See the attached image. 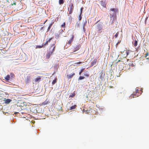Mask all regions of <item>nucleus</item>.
Instances as JSON below:
<instances>
[{
    "instance_id": "3c124183",
    "label": "nucleus",
    "mask_w": 149,
    "mask_h": 149,
    "mask_svg": "<svg viewBox=\"0 0 149 149\" xmlns=\"http://www.w3.org/2000/svg\"><path fill=\"white\" fill-rule=\"evenodd\" d=\"M118 43H119V42H118V43H117V44H116V45H118Z\"/></svg>"
},
{
    "instance_id": "f704fd0d",
    "label": "nucleus",
    "mask_w": 149,
    "mask_h": 149,
    "mask_svg": "<svg viewBox=\"0 0 149 149\" xmlns=\"http://www.w3.org/2000/svg\"><path fill=\"white\" fill-rule=\"evenodd\" d=\"M85 68H82L80 70V71L81 72H83L84 71V70Z\"/></svg>"
},
{
    "instance_id": "4be33fe9",
    "label": "nucleus",
    "mask_w": 149,
    "mask_h": 149,
    "mask_svg": "<svg viewBox=\"0 0 149 149\" xmlns=\"http://www.w3.org/2000/svg\"><path fill=\"white\" fill-rule=\"evenodd\" d=\"M84 75L86 77H88L89 76V74H88V73H87L86 72H84Z\"/></svg>"
},
{
    "instance_id": "7c9ffc66",
    "label": "nucleus",
    "mask_w": 149,
    "mask_h": 149,
    "mask_svg": "<svg viewBox=\"0 0 149 149\" xmlns=\"http://www.w3.org/2000/svg\"><path fill=\"white\" fill-rule=\"evenodd\" d=\"M83 7L81 8L80 9V14H81L82 12V10H83Z\"/></svg>"
},
{
    "instance_id": "13d9d810",
    "label": "nucleus",
    "mask_w": 149,
    "mask_h": 149,
    "mask_svg": "<svg viewBox=\"0 0 149 149\" xmlns=\"http://www.w3.org/2000/svg\"><path fill=\"white\" fill-rule=\"evenodd\" d=\"M16 113H15V114H16Z\"/></svg>"
},
{
    "instance_id": "de8ad7c7",
    "label": "nucleus",
    "mask_w": 149,
    "mask_h": 149,
    "mask_svg": "<svg viewBox=\"0 0 149 149\" xmlns=\"http://www.w3.org/2000/svg\"><path fill=\"white\" fill-rule=\"evenodd\" d=\"M42 25H43V24H41V25H38V26H42Z\"/></svg>"
},
{
    "instance_id": "9b49d317",
    "label": "nucleus",
    "mask_w": 149,
    "mask_h": 149,
    "mask_svg": "<svg viewBox=\"0 0 149 149\" xmlns=\"http://www.w3.org/2000/svg\"><path fill=\"white\" fill-rule=\"evenodd\" d=\"M80 45H77L74 48V49H75V50L74 51H77V50H78L80 47Z\"/></svg>"
},
{
    "instance_id": "7ed1b4c3",
    "label": "nucleus",
    "mask_w": 149,
    "mask_h": 149,
    "mask_svg": "<svg viewBox=\"0 0 149 149\" xmlns=\"http://www.w3.org/2000/svg\"><path fill=\"white\" fill-rule=\"evenodd\" d=\"M55 45L54 44H53L49 48V51L47 52V53L51 55L53 53V52L54 51L55 47H54V46Z\"/></svg>"
},
{
    "instance_id": "393cba45",
    "label": "nucleus",
    "mask_w": 149,
    "mask_h": 149,
    "mask_svg": "<svg viewBox=\"0 0 149 149\" xmlns=\"http://www.w3.org/2000/svg\"><path fill=\"white\" fill-rule=\"evenodd\" d=\"M119 32H118L114 36V37L115 38H117Z\"/></svg>"
},
{
    "instance_id": "49530a36",
    "label": "nucleus",
    "mask_w": 149,
    "mask_h": 149,
    "mask_svg": "<svg viewBox=\"0 0 149 149\" xmlns=\"http://www.w3.org/2000/svg\"><path fill=\"white\" fill-rule=\"evenodd\" d=\"M82 72H81L80 71V72H79V74L80 75L81 73Z\"/></svg>"
},
{
    "instance_id": "cd10ccee",
    "label": "nucleus",
    "mask_w": 149,
    "mask_h": 149,
    "mask_svg": "<svg viewBox=\"0 0 149 149\" xmlns=\"http://www.w3.org/2000/svg\"><path fill=\"white\" fill-rule=\"evenodd\" d=\"M10 76L11 77H14V75L13 73H11L10 74Z\"/></svg>"
},
{
    "instance_id": "a18cd8bd",
    "label": "nucleus",
    "mask_w": 149,
    "mask_h": 149,
    "mask_svg": "<svg viewBox=\"0 0 149 149\" xmlns=\"http://www.w3.org/2000/svg\"><path fill=\"white\" fill-rule=\"evenodd\" d=\"M148 53H147V54H146V55L145 56V57H146L147 56H148Z\"/></svg>"
},
{
    "instance_id": "473e14b6",
    "label": "nucleus",
    "mask_w": 149,
    "mask_h": 149,
    "mask_svg": "<svg viewBox=\"0 0 149 149\" xmlns=\"http://www.w3.org/2000/svg\"><path fill=\"white\" fill-rule=\"evenodd\" d=\"M22 34H23V35H26V33H25V32H22Z\"/></svg>"
},
{
    "instance_id": "5fc2aeb1",
    "label": "nucleus",
    "mask_w": 149,
    "mask_h": 149,
    "mask_svg": "<svg viewBox=\"0 0 149 149\" xmlns=\"http://www.w3.org/2000/svg\"><path fill=\"white\" fill-rule=\"evenodd\" d=\"M37 48V46H36V48Z\"/></svg>"
},
{
    "instance_id": "4d7b16f0",
    "label": "nucleus",
    "mask_w": 149,
    "mask_h": 149,
    "mask_svg": "<svg viewBox=\"0 0 149 149\" xmlns=\"http://www.w3.org/2000/svg\"><path fill=\"white\" fill-rule=\"evenodd\" d=\"M45 22H46V21H45V22H44V23H43V24H44Z\"/></svg>"
},
{
    "instance_id": "f3484780",
    "label": "nucleus",
    "mask_w": 149,
    "mask_h": 149,
    "mask_svg": "<svg viewBox=\"0 0 149 149\" xmlns=\"http://www.w3.org/2000/svg\"><path fill=\"white\" fill-rule=\"evenodd\" d=\"M76 107V105H74L71 106L70 109V110H73Z\"/></svg>"
},
{
    "instance_id": "864d4df0",
    "label": "nucleus",
    "mask_w": 149,
    "mask_h": 149,
    "mask_svg": "<svg viewBox=\"0 0 149 149\" xmlns=\"http://www.w3.org/2000/svg\"><path fill=\"white\" fill-rule=\"evenodd\" d=\"M7 2H9V1L8 0H7Z\"/></svg>"
},
{
    "instance_id": "b1692460",
    "label": "nucleus",
    "mask_w": 149,
    "mask_h": 149,
    "mask_svg": "<svg viewBox=\"0 0 149 149\" xmlns=\"http://www.w3.org/2000/svg\"><path fill=\"white\" fill-rule=\"evenodd\" d=\"M50 56L51 55L47 53L46 55V58H50Z\"/></svg>"
},
{
    "instance_id": "423d86ee",
    "label": "nucleus",
    "mask_w": 149,
    "mask_h": 149,
    "mask_svg": "<svg viewBox=\"0 0 149 149\" xmlns=\"http://www.w3.org/2000/svg\"><path fill=\"white\" fill-rule=\"evenodd\" d=\"M101 5L103 7L105 8L106 6V0H102V1H100Z\"/></svg>"
},
{
    "instance_id": "6e6552de",
    "label": "nucleus",
    "mask_w": 149,
    "mask_h": 149,
    "mask_svg": "<svg viewBox=\"0 0 149 149\" xmlns=\"http://www.w3.org/2000/svg\"><path fill=\"white\" fill-rule=\"evenodd\" d=\"M97 61V59H95L94 60H93L91 63V67L93 66V65L95 64L96 63Z\"/></svg>"
},
{
    "instance_id": "09e8293b",
    "label": "nucleus",
    "mask_w": 149,
    "mask_h": 149,
    "mask_svg": "<svg viewBox=\"0 0 149 149\" xmlns=\"http://www.w3.org/2000/svg\"><path fill=\"white\" fill-rule=\"evenodd\" d=\"M17 26H18V25H16L15 26V28H16Z\"/></svg>"
},
{
    "instance_id": "ea45409f",
    "label": "nucleus",
    "mask_w": 149,
    "mask_h": 149,
    "mask_svg": "<svg viewBox=\"0 0 149 149\" xmlns=\"http://www.w3.org/2000/svg\"><path fill=\"white\" fill-rule=\"evenodd\" d=\"M13 4L14 5H16V3L15 2H14L13 3H11V5H13Z\"/></svg>"
},
{
    "instance_id": "1a4fd4ad",
    "label": "nucleus",
    "mask_w": 149,
    "mask_h": 149,
    "mask_svg": "<svg viewBox=\"0 0 149 149\" xmlns=\"http://www.w3.org/2000/svg\"><path fill=\"white\" fill-rule=\"evenodd\" d=\"M74 75L75 73H71V74H67V77L68 79H70Z\"/></svg>"
},
{
    "instance_id": "20e7f679",
    "label": "nucleus",
    "mask_w": 149,
    "mask_h": 149,
    "mask_svg": "<svg viewBox=\"0 0 149 149\" xmlns=\"http://www.w3.org/2000/svg\"><path fill=\"white\" fill-rule=\"evenodd\" d=\"M69 6L70 8L69 10H68L69 12V14H70L72 13V10L73 9L74 6L73 4L72 3H70ZM68 10H69V8H68Z\"/></svg>"
},
{
    "instance_id": "c85d7f7f",
    "label": "nucleus",
    "mask_w": 149,
    "mask_h": 149,
    "mask_svg": "<svg viewBox=\"0 0 149 149\" xmlns=\"http://www.w3.org/2000/svg\"><path fill=\"white\" fill-rule=\"evenodd\" d=\"M87 23V21L86 20L84 23L83 24V26L84 27L86 24Z\"/></svg>"
},
{
    "instance_id": "8fccbe9b",
    "label": "nucleus",
    "mask_w": 149,
    "mask_h": 149,
    "mask_svg": "<svg viewBox=\"0 0 149 149\" xmlns=\"http://www.w3.org/2000/svg\"><path fill=\"white\" fill-rule=\"evenodd\" d=\"M127 54V55H128V52H127V54Z\"/></svg>"
},
{
    "instance_id": "dca6fc26",
    "label": "nucleus",
    "mask_w": 149,
    "mask_h": 149,
    "mask_svg": "<svg viewBox=\"0 0 149 149\" xmlns=\"http://www.w3.org/2000/svg\"><path fill=\"white\" fill-rule=\"evenodd\" d=\"M75 95V94L74 92L73 93H71L70 95H69V97H73Z\"/></svg>"
},
{
    "instance_id": "4c0bfd02",
    "label": "nucleus",
    "mask_w": 149,
    "mask_h": 149,
    "mask_svg": "<svg viewBox=\"0 0 149 149\" xmlns=\"http://www.w3.org/2000/svg\"><path fill=\"white\" fill-rule=\"evenodd\" d=\"M134 95H135L136 96V94H134V95H133V94H132L131 95V97H134Z\"/></svg>"
},
{
    "instance_id": "39448f33",
    "label": "nucleus",
    "mask_w": 149,
    "mask_h": 149,
    "mask_svg": "<svg viewBox=\"0 0 149 149\" xmlns=\"http://www.w3.org/2000/svg\"><path fill=\"white\" fill-rule=\"evenodd\" d=\"M103 70L101 71V72L100 73V75L98 78L99 79H101V80H103L104 77L105 75V74L103 73Z\"/></svg>"
},
{
    "instance_id": "58836bf2",
    "label": "nucleus",
    "mask_w": 149,
    "mask_h": 149,
    "mask_svg": "<svg viewBox=\"0 0 149 149\" xmlns=\"http://www.w3.org/2000/svg\"><path fill=\"white\" fill-rule=\"evenodd\" d=\"M28 81H29V79L28 78H27V79H26V83H28Z\"/></svg>"
},
{
    "instance_id": "e433bc0d",
    "label": "nucleus",
    "mask_w": 149,
    "mask_h": 149,
    "mask_svg": "<svg viewBox=\"0 0 149 149\" xmlns=\"http://www.w3.org/2000/svg\"><path fill=\"white\" fill-rule=\"evenodd\" d=\"M43 27H41L40 28V30H41V31H42L43 30Z\"/></svg>"
},
{
    "instance_id": "37998d69",
    "label": "nucleus",
    "mask_w": 149,
    "mask_h": 149,
    "mask_svg": "<svg viewBox=\"0 0 149 149\" xmlns=\"http://www.w3.org/2000/svg\"><path fill=\"white\" fill-rule=\"evenodd\" d=\"M37 81V78L36 79L34 80L35 82H36Z\"/></svg>"
},
{
    "instance_id": "79ce46f5",
    "label": "nucleus",
    "mask_w": 149,
    "mask_h": 149,
    "mask_svg": "<svg viewBox=\"0 0 149 149\" xmlns=\"http://www.w3.org/2000/svg\"><path fill=\"white\" fill-rule=\"evenodd\" d=\"M56 37H57V38H58L59 36V35L58 34H57V35H56Z\"/></svg>"
},
{
    "instance_id": "72a5a7b5",
    "label": "nucleus",
    "mask_w": 149,
    "mask_h": 149,
    "mask_svg": "<svg viewBox=\"0 0 149 149\" xmlns=\"http://www.w3.org/2000/svg\"><path fill=\"white\" fill-rule=\"evenodd\" d=\"M83 30L84 32L85 33V31H86V30L84 27V26H83Z\"/></svg>"
},
{
    "instance_id": "f8f14e48",
    "label": "nucleus",
    "mask_w": 149,
    "mask_h": 149,
    "mask_svg": "<svg viewBox=\"0 0 149 149\" xmlns=\"http://www.w3.org/2000/svg\"><path fill=\"white\" fill-rule=\"evenodd\" d=\"M44 111V110H42V108L40 107H39L38 110V112L39 113H42Z\"/></svg>"
},
{
    "instance_id": "9d476101",
    "label": "nucleus",
    "mask_w": 149,
    "mask_h": 149,
    "mask_svg": "<svg viewBox=\"0 0 149 149\" xmlns=\"http://www.w3.org/2000/svg\"><path fill=\"white\" fill-rule=\"evenodd\" d=\"M5 79L7 81H9L10 79V75L9 74H8L5 77Z\"/></svg>"
},
{
    "instance_id": "c03bdc74",
    "label": "nucleus",
    "mask_w": 149,
    "mask_h": 149,
    "mask_svg": "<svg viewBox=\"0 0 149 149\" xmlns=\"http://www.w3.org/2000/svg\"><path fill=\"white\" fill-rule=\"evenodd\" d=\"M81 63V62H79L78 63H77L78 64H80Z\"/></svg>"
},
{
    "instance_id": "bb28decb",
    "label": "nucleus",
    "mask_w": 149,
    "mask_h": 149,
    "mask_svg": "<svg viewBox=\"0 0 149 149\" xmlns=\"http://www.w3.org/2000/svg\"><path fill=\"white\" fill-rule=\"evenodd\" d=\"M81 14H80V15L79 17V20H81L82 19V17L81 16Z\"/></svg>"
},
{
    "instance_id": "a878e982",
    "label": "nucleus",
    "mask_w": 149,
    "mask_h": 149,
    "mask_svg": "<svg viewBox=\"0 0 149 149\" xmlns=\"http://www.w3.org/2000/svg\"><path fill=\"white\" fill-rule=\"evenodd\" d=\"M47 102L46 101H45L44 102H43L42 103V105H46L47 104Z\"/></svg>"
},
{
    "instance_id": "a211bd4d",
    "label": "nucleus",
    "mask_w": 149,
    "mask_h": 149,
    "mask_svg": "<svg viewBox=\"0 0 149 149\" xmlns=\"http://www.w3.org/2000/svg\"><path fill=\"white\" fill-rule=\"evenodd\" d=\"M56 80H57V79L56 78L52 82V84H53V85L55 84L56 82Z\"/></svg>"
},
{
    "instance_id": "2eb2a0df",
    "label": "nucleus",
    "mask_w": 149,
    "mask_h": 149,
    "mask_svg": "<svg viewBox=\"0 0 149 149\" xmlns=\"http://www.w3.org/2000/svg\"><path fill=\"white\" fill-rule=\"evenodd\" d=\"M64 0H59V3L60 5L64 3Z\"/></svg>"
},
{
    "instance_id": "6ab92c4d",
    "label": "nucleus",
    "mask_w": 149,
    "mask_h": 149,
    "mask_svg": "<svg viewBox=\"0 0 149 149\" xmlns=\"http://www.w3.org/2000/svg\"><path fill=\"white\" fill-rule=\"evenodd\" d=\"M84 78H85V77H84L80 76L79 77V78H78V80H82V79H84Z\"/></svg>"
},
{
    "instance_id": "f03ea898",
    "label": "nucleus",
    "mask_w": 149,
    "mask_h": 149,
    "mask_svg": "<svg viewBox=\"0 0 149 149\" xmlns=\"http://www.w3.org/2000/svg\"><path fill=\"white\" fill-rule=\"evenodd\" d=\"M103 26V24L101 23H98L96 26V28L97 30L98 33H100L101 32V30H102Z\"/></svg>"
},
{
    "instance_id": "603ef678",
    "label": "nucleus",
    "mask_w": 149,
    "mask_h": 149,
    "mask_svg": "<svg viewBox=\"0 0 149 149\" xmlns=\"http://www.w3.org/2000/svg\"><path fill=\"white\" fill-rule=\"evenodd\" d=\"M40 7H39V8H38V9H40Z\"/></svg>"
},
{
    "instance_id": "4468645a",
    "label": "nucleus",
    "mask_w": 149,
    "mask_h": 149,
    "mask_svg": "<svg viewBox=\"0 0 149 149\" xmlns=\"http://www.w3.org/2000/svg\"><path fill=\"white\" fill-rule=\"evenodd\" d=\"M42 77L38 76V82H39V81L43 80V78L42 79L41 78Z\"/></svg>"
},
{
    "instance_id": "6e6d98bb",
    "label": "nucleus",
    "mask_w": 149,
    "mask_h": 149,
    "mask_svg": "<svg viewBox=\"0 0 149 149\" xmlns=\"http://www.w3.org/2000/svg\"><path fill=\"white\" fill-rule=\"evenodd\" d=\"M113 23V21H112V23Z\"/></svg>"
},
{
    "instance_id": "a19ab883",
    "label": "nucleus",
    "mask_w": 149,
    "mask_h": 149,
    "mask_svg": "<svg viewBox=\"0 0 149 149\" xmlns=\"http://www.w3.org/2000/svg\"><path fill=\"white\" fill-rule=\"evenodd\" d=\"M138 91H138V89H136V93H138Z\"/></svg>"
},
{
    "instance_id": "0eeeda50",
    "label": "nucleus",
    "mask_w": 149,
    "mask_h": 149,
    "mask_svg": "<svg viewBox=\"0 0 149 149\" xmlns=\"http://www.w3.org/2000/svg\"><path fill=\"white\" fill-rule=\"evenodd\" d=\"M71 36L72 37L71 39L68 41V44L69 45H70L71 42L73 41V39L74 37V36L73 35H72Z\"/></svg>"
},
{
    "instance_id": "f257e3e1",
    "label": "nucleus",
    "mask_w": 149,
    "mask_h": 149,
    "mask_svg": "<svg viewBox=\"0 0 149 149\" xmlns=\"http://www.w3.org/2000/svg\"><path fill=\"white\" fill-rule=\"evenodd\" d=\"M110 10V14L111 16V18L112 17H113V19H114V18L116 16L117 9L115 8H113L111 9Z\"/></svg>"
},
{
    "instance_id": "ddd939ff",
    "label": "nucleus",
    "mask_w": 149,
    "mask_h": 149,
    "mask_svg": "<svg viewBox=\"0 0 149 149\" xmlns=\"http://www.w3.org/2000/svg\"><path fill=\"white\" fill-rule=\"evenodd\" d=\"M11 101V100L7 99L5 100V103L6 104H8Z\"/></svg>"
},
{
    "instance_id": "412c9836",
    "label": "nucleus",
    "mask_w": 149,
    "mask_h": 149,
    "mask_svg": "<svg viewBox=\"0 0 149 149\" xmlns=\"http://www.w3.org/2000/svg\"><path fill=\"white\" fill-rule=\"evenodd\" d=\"M137 40H135L134 43L133 44L134 45L135 47L137 46Z\"/></svg>"
},
{
    "instance_id": "5701e85b",
    "label": "nucleus",
    "mask_w": 149,
    "mask_h": 149,
    "mask_svg": "<svg viewBox=\"0 0 149 149\" xmlns=\"http://www.w3.org/2000/svg\"><path fill=\"white\" fill-rule=\"evenodd\" d=\"M52 25V24H51L49 25V26L48 27V29H47V31H49V30L51 28V27Z\"/></svg>"
},
{
    "instance_id": "aec40b11",
    "label": "nucleus",
    "mask_w": 149,
    "mask_h": 149,
    "mask_svg": "<svg viewBox=\"0 0 149 149\" xmlns=\"http://www.w3.org/2000/svg\"><path fill=\"white\" fill-rule=\"evenodd\" d=\"M52 38H50L48 40H47L46 42H45L44 45H46L48 44V42H50V40L52 39Z\"/></svg>"
},
{
    "instance_id": "2f4dec72",
    "label": "nucleus",
    "mask_w": 149,
    "mask_h": 149,
    "mask_svg": "<svg viewBox=\"0 0 149 149\" xmlns=\"http://www.w3.org/2000/svg\"><path fill=\"white\" fill-rule=\"evenodd\" d=\"M43 46V45H42V46L40 45H38V48H41Z\"/></svg>"
},
{
    "instance_id": "c9c22d12",
    "label": "nucleus",
    "mask_w": 149,
    "mask_h": 149,
    "mask_svg": "<svg viewBox=\"0 0 149 149\" xmlns=\"http://www.w3.org/2000/svg\"><path fill=\"white\" fill-rule=\"evenodd\" d=\"M99 110H100V111H102L103 110V108H99Z\"/></svg>"
},
{
    "instance_id": "c756f323",
    "label": "nucleus",
    "mask_w": 149,
    "mask_h": 149,
    "mask_svg": "<svg viewBox=\"0 0 149 149\" xmlns=\"http://www.w3.org/2000/svg\"><path fill=\"white\" fill-rule=\"evenodd\" d=\"M65 23H64L62 25H61V26L63 27V28H64L65 27Z\"/></svg>"
}]
</instances>
